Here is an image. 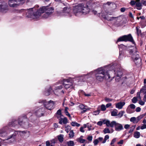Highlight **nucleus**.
Segmentation results:
<instances>
[{
    "instance_id": "obj_23",
    "label": "nucleus",
    "mask_w": 146,
    "mask_h": 146,
    "mask_svg": "<svg viewBox=\"0 0 146 146\" xmlns=\"http://www.w3.org/2000/svg\"><path fill=\"white\" fill-rule=\"evenodd\" d=\"M58 140L60 143H62L64 139V135L62 134H60L57 136Z\"/></svg>"
},
{
    "instance_id": "obj_49",
    "label": "nucleus",
    "mask_w": 146,
    "mask_h": 146,
    "mask_svg": "<svg viewBox=\"0 0 146 146\" xmlns=\"http://www.w3.org/2000/svg\"><path fill=\"white\" fill-rule=\"evenodd\" d=\"M101 109L102 110L104 111L106 110V108L105 105L102 104L101 106Z\"/></svg>"
},
{
    "instance_id": "obj_15",
    "label": "nucleus",
    "mask_w": 146,
    "mask_h": 146,
    "mask_svg": "<svg viewBox=\"0 0 146 146\" xmlns=\"http://www.w3.org/2000/svg\"><path fill=\"white\" fill-rule=\"evenodd\" d=\"M92 77L91 74H89L86 75H84L80 77V81L85 82L87 81V79Z\"/></svg>"
},
{
    "instance_id": "obj_51",
    "label": "nucleus",
    "mask_w": 146,
    "mask_h": 146,
    "mask_svg": "<svg viewBox=\"0 0 146 146\" xmlns=\"http://www.w3.org/2000/svg\"><path fill=\"white\" fill-rule=\"evenodd\" d=\"M87 124L88 125H87V128L88 129V130L89 131H90L91 130H93L94 129H92L91 127H92V126L90 124H89L88 123H87Z\"/></svg>"
},
{
    "instance_id": "obj_26",
    "label": "nucleus",
    "mask_w": 146,
    "mask_h": 146,
    "mask_svg": "<svg viewBox=\"0 0 146 146\" xmlns=\"http://www.w3.org/2000/svg\"><path fill=\"white\" fill-rule=\"evenodd\" d=\"M140 133L139 132L136 131L134 132L133 137L136 138H138L140 137Z\"/></svg>"
},
{
    "instance_id": "obj_48",
    "label": "nucleus",
    "mask_w": 146,
    "mask_h": 146,
    "mask_svg": "<svg viewBox=\"0 0 146 146\" xmlns=\"http://www.w3.org/2000/svg\"><path fill=\"white\" fill-rule=\"evenodd\" d=\"M132 101L133 103H135L137 101V98L136 97H134L132 99Z\"/></svg>"
},
{
    "instance_id": "obj_12",
    "label": "nucleus",
    "mask_w": 146,
    "mask_h": 146,
    "mask_svg": "<svg viewBox=\"0 0 146 146\" xmlns=\"http://www.w3.org/2000/svg\"><path fill=\"white\" fill-rule=\"evenodd\" d=\"M22 1V0H9L8 3L10 7H15L20 5Z\"/></svg>"
},
{
    "instance_id": "obj_1",
    "label": "nucleus",
    "mask_w": 146,
    "mask_h": 146,
    "mask_svg": "<svg viewBox=\"0 0 146 146\" xmlns=\"http://www.w3.org/2000/svg\"><path fill=\"white\" fill-rule=\"evenodd\" d=\"M54 10L53 7L46 6L42 7L36 11L34 8L27 9L26 10L25 12L27 13V17L36 20L40 17L41 14L44 13L42 16V17L44 18H48L53 12Z\"/></svg>"
},
{
    "instance_id": "obj_37",
    "label": "nucleus",
    "mask_w": 146,
    "mask_h": 146,
    "mask_svg": "<svg viewBox=\"0 0 146 146\" xmlns=\"http://www.w3.org/2000/svg\"><path fill=\"white\" fill-rule=\"evenodd\" d=\"M103 132L104 134L110 133V131L108 128H105L103 130Z\"/></svg>"
},
{
    "instance_id": "obj_7",
    "label": "nucleus",
    "mask_w": 146,
    "mask_h": 146,
    "mask_svg": "<svg viewBox=\"0 0 146 146\" xmlns=\"http://www.w3.org/2000/svg\"><path fill=\"white\" fill-rule=\"evenodd\" d=\"M32 123V121H29L27 117L25 116L20 117L19 119L18 123L22 127L27 129L32 126V124L31 123Z\"/></svg>"
},
{
    "instance_id": "obj_25",
    "label": "nucleus",
    "mask_w": 146,
    "mask_h": 146,
    "mask_svg": "<svg viewBox=\"0 0 146 146\" xmlns=\"http://www.w3.org/2000/svg\"><path fill=\"white\" fill-rule=\"evenodd\" d=\"M104 18L105 19L107 20L108 21H112L113 20V19L116 18V17H109L108 15H106V16L104 17Z\"/></svg>"
},
{
    "instance_id": "obj_2",
    "label": "nucleus",
    "mask_w": 146,
    "mask_h": 146,
    "mask_svg": "<svg viewBox=\"0 0 146 146\" xmlns=\"http://www.w3.org/2000/svg\"><path fill=\"white\" fill-rule=\"evenodd\" d=\"M20 118V117L19 118L17 121L15 119L13 120L12 121L9 123L8 126H5L0 129V136L5 137L7 136L8 134L11 133L12 132H14L13 133L11 134V135L8 136L5 140H8L11 139L14 141L15 140V137L19 133H20L21 132L25 135L27 133V131H15L14 130L9 127H15L18 124L19 125L18 123L19 119Z\"/></svg>"
},
{
    "instance_id": "obj_24",
    "label": "nucleus",
    "mask_w": 146,
    "mask_h": 146,
    "mask_svg": "<svg viewBox=\"0 0 146 146\" xmlns=\"http://www.w3.org/2000/svg\"><path fill=\"white\" fill-rule=\"evenodd\" d=\"M71 79H64L63 80V82L62 84L63 86L69 84V83H72V82L71 81Z\"/></svg>"
},
{
    "instance_id": "obj_6",
    "label": "nucleus",
    "mask_w": 146,
    "mask_h": 146,
    "mask_svg": "<svg viewBox=\"0 0 146 146\" xmlns=\"http://www.w3.org/2000/svg\"><path fill=\"white\" fill-rule=\"evenodd\" d=\"M109 67V73L110 76H112V74H116V76L118 77L119 78H121L122 75V72L121 70L119 67H118V66H116L115 67V65H113L110 66V65Z\"/></svg>"
},
{
    "instance_id": "obj_11",
    "label": "nucleus",
    "mask_w": 146,
    "mask_h": 146,
    "mask_svg": "<svg viewBox=\"0 0 146 146\" xmlns=\"http://www.w3.org/2000/svg\"><path fill=\"white\" fill-rule=\"evenodd\" d=\"M130 5L133 6L135 5L137 8V9L139 10L142 9V3H141L140 0H131L129 3Z\"/></svg>"
},
{
    "instance_id": "obj_39",
    "label": "nucleus",
    "mask_w": 146,
    "mask_h": 146,
    "mask_svg": "<svg viewBox=\"0 0 146 146\" xmlns=\"http://www.w3.org/2000/svg\"><path fill=\"white\" fill-rule=\"evenodd\" d=\"M109 137L108 135H106L105 136L104 140L102 142V143H106V141L109 139Z\"/></svg>"
},
{
    "instance_id": "obj_3",
    "label": "nucleus",
    "mask_w": 146,
    "mask_h": 146,
    "mask_svg": "<svg viewBox=\"0 0 146 146\" xmlns=\"http://www.w3.org/2000/svg\"><path fill=\"white\" fill-rule=\"evenodd\" d=\"M73 12L76 16H79L82 15H85L89 12H92L94 15H96L98 16L100 15V13H97L96 11L92 9L90 10L86 4L83 3L76 5L74 7Z\"/></svg>"
},
{
    "instance_id": "obj_30",
    "label": "nucleus",
    "mask_w": 146,
    "mask_h": 146,
    "mask_svg": "<svg viewBox=\"0 0 146 146\" xmlns=\"http://www.w3.org/2000/svg\"><path fill=\"white\" fill-rule=\"evenodd\" d=\"M52 90L50 86L49 87V89L44 92V94L46 96H48L50 94V91Z\"/></svg>"
},
{
    "instance_id": "obj_58",
    "label": "nucleus",
    "mask_w": 146,
    "mask_h": 146,
    "mask_svg": "<svg viewBox=\"0 0 146 146\" xmlns=\"http://www.w3.org/2000/svg\"><path fill=\"white\" fill-rule=\"evenodd\" d=\"M140 129H146V124H143L140 128Z\"/></svg>"
},
{
    "instance_id": "obj_41",
    "label": "nucleus",
    "mask_w": 146,
    "mask_h": 146,
    "mask_svg": "<svg viewBox=\"0 0 146 146\" xmlns=\"http://www.w3.org/2000/svg\"><path fill=\"white\" fill-rule=\"evenodd\" d=\"M74 133L73 130H71L69 133V137H73L74 136Z\"/></svg>"
},
{
    "instance_id": "obj_44",
    "label": "nucleus",
    "mask_w": 146,
    "mask_h": 146,
    "mask_svg": "<svg viewBox=\"0 0 146 146\" xmlns=\"http://www.w3.org/2000/svg\"><path fill=\"white\" fill-rule=\"evenodd\" d=\"M144 116V115H141L140 116H138L137 117V118H136L137 119V121L138 122L142 118H143V117Z\"/></svg>"
},
{
    "instance_id": "obj_55",
    "label": "nucleus",
    "mask_w": 146,
    "mask_h": 146,
    "mask_svg": "<svg viewBox=\"0 0 146 146\" xmlns=\"http://www.w3.org/2000/svg\"><path fill=\"white\" fill-rule=\"evenodd\" d=\"M141 2L142 5H143L145 6H146V1L141 0Z\"/></svg>"
},
{
    "instance_id": "obj_13",
    "label": "nucleus",
    "mask_w": 146,
    "mask_h": 146,
    "mask_svg": "<svg viewBox=\"0 0 146 146\" xmlns=\"http://www.w3.org/2000/svg\"><path fill=\"white\" fill-rule=\"evenodd\" d=\"M45 111V108L42 107L40 108L38 110L35 112V115L38 117H40L44 115Z\"/></svg>"
},
{
    "instance_id": "obj_45",
    "label": "nucleus",
    "mask_w": 146,
    "mask_h": 146,
    "mask_svg": "<svg viewBox=\"0 0 146 146\" xmlns=\"http://www.w3.org/2000/svg\"><path fill=\"white\" fill-rule=\"evenodd\" d=\"M104 120H103V121H104ZM105 122V121L104 122L103 121V122L101 121H99L97 122V124L98 125L101 126L103 124V123H104H104Z\"/></svg>"
},
{
    "instance_id": "obj_53",
    "label": "nucleus",
    "mask_w": 146,
    "mask_h": 146,
    "mask_svg": "<svg viewBox=\"0 0 146 146\" xmlns=\"http://www.w3.org/2000/svg\"><path fill=\"white\" fill-rule=\"evenodd\" d=\"M64 112L65 113V114L67 116H68L69 118H71V116L70 114L68 113L67 110H64Z\"/></svg>"
},
{
    "instance_id": "obj_42",
    "label": "nucleus",
    "mask_w": 146,
    "mask_h": 146,
    "mask_svg": "<svg viewBox=\"0 0 146 146\" xmlns=\"http://www.w3.org/2000/svg\"><path fill=\"white\" fill-rule=\"evenodd\" d=\"M56 113L58 114L59 116H57L58 118H59L60 116H61V110L60 109L58 110L57 112Z\"/></svg>"
},
{
    "instance_id": "obj_59",
    "label": "nucleus",
    "mask_w": 146,
    "mask_h": 146,
    "mask_svg": "<svg viewBox=\"0 0 146 146\" xmlns=\"http://www.w3.org/2000/svg\"><path fill=\"white\" fill-rule=\"evenodd\" d=\"M98 139L99 140V142H102L103 141V137H99Z\"/></svg>"
},
{
    "instance_id": "obj_43",
    "label": "nucleus",
    "mask_w": 146,
    "mask_h": 146,
    "mask_svg": "<svg viewBox=\"0 0 146 146\" xmlns=\"http://www.w3.org/2000/svg\"><path fill=\"white\" fill-rule=\"evenodd\" d=\"M146 91V84H145L142 88L140 92L143 93V91Z\"/></svg>"
},
{
    "instance_id": "obj_36",
    "label": "nucleus",
    "mask_w": 146,
    "mask_h": 146,
    "mask_svg": "<svg viewBox=\"0 0 146 146\" xmlns=\"http://www.w3.org/2000/svg\"><path fill=\"white\" fill-rule=\"evenodd\" d=\"M77 141L81 143H83L86 141V140L82 139V138H79L77 139Z\"/></svg>"
},
{
    "instance_id": "obj_57",
    "label": "nucleus",
    "mask_w": 146,
    "mask_h": 146,
    "mask_svg": "<svg viewBox=\"0 0 146 146\" xmlns=\"http://www.w3.org/2000/svg\"><path fill=\"white\" fill-rule=\"evenodd\" d=\"M87 139L88 141L91 142L92 140V136H89L88 137Z\"/></svg>"
},
{
    "instance_id": "obj_21",
    "label": "nucleus",
    "mask_w": 146,
    "mask_h": 146,
    "mask_svg": "<svg viewBox=\"0 0 146 146\" xmlns=\"http://www.w3.org/2000/svg\"><path fill=\"white\" fill-rule=\"evenodd\" d=\"M93 75H95L96 79L99 81H102L103 80L104 78L105 79V77L99 76L95 74H94Z\"/></svg>"
},
{
    "instance_id": "obj_19",
    "label": "nucleus",
    "mask_w": 146,
    "mask_h": 146,
    "mask_svg": "<svg viewBox=\"0 0 146 146\" xmlns=\"http://www.w3.org/2000/svg\"><path fill=\"white\" fill-rule=\"evenodd\" d=\"M59 120V123L60 124H62L63 123L66 124L67 123L68 120L66 117H64V118L60 117Z\"/></svg>"
},
{
    "instance_id": "obj_33",
    "label": "nucleus",
    "mask_w": 146,
    "mask_h": 146,
    "mask_svg": "<svg viewBox=\"0 0 146 146\" xmlns=\"http://www.w3.org/2000/svg\"><path fill=\"white\" fill-rule=\"evenodd\" d=\"M67 144L68 146H74V142L71 140L67 142Z\"/></svg>"
},
{
    "instance_id": "obj_40",
    "label": "nucleus",
    "mask_w": 146,
    "mask_h": 146,
    "mask_svg": "<svg viewBox=\"0 0 146 146\" xmlns=\"http://www.w3.org/2000/svg\"><path fill=\"white\" fill-rule=\"evenodd\" d=\"M137 33L138 36H139L141 33V31L140 29H139L138 27H136Z\"/></svg>"
},
{
    "instance_id": "obj_10",
    "label": "nucleus",
    "mask_w": 146,
    "mask_h": 146,
    "mask_svg": "<svg viewBox=\"0 0 146 146\" xmlns=\"http://www.w3.org/2000/svg\"><path fill=\"white\" fill-rule=\"evenodd\" d=\"M130 41L132 43L134 42L133 37L131 34L127 35H123L119 37L117 39V42L119 41Z\"/></svg>"
},
{
    "instance_id": "obj_22",
    "label": "nucleus",
    "mask_w": 146,
    "mask_h": 146,
    "mask_svg": "<svg viewBox=\"0 0 146 146\" xmlns=\"http://www.w3.org/2000/svg\"><path fill=\"white\" fill-rule=\"evenodd\" d=\"M7 9V7L6 5H0V11L4 12L5 10Z\"/></svg>"
},
{
    "instance_id": "obj_46",
    "label": "nucleus",
    "mask_w": 146,
    "mask_h": 146,
    "mask_svg": "<svg viewBox=\"0 0 146 146\" xmlns=\"http://www.w3.org/2000/svg\"><path fill=\"white\" fill-rule=\"evenodd\" d=\"M100 112V110H98L97 111H94L93 112V115H98Z\"/></svg>"
},
{
    "instance_id": "obj_14",
    "label": "nucleus",
    "mask_w": 146,
    "mask_h": 146,
    "mask_svg": "<svg viewBox=\"0 0 146 146\" xmlns=\"http://www.w3.org/2000/svg\"><path fill=\"white\" fill-rule=\"evenodd\" d=\"M119 46V58H122L123 57V53L122 50L126 49V46L123 44H121Z\"/></svg>"
},
{
    "instance_id": "obj_31",
    "label": "nucleus",
    "mask_w": 146,
    "mask_h": 146,
    "mask_svg": "<svg viewBox=\"0 0 146 146\" xmlns=\"http://www.w3.org/2000/svg\"><path fill=\"white\" fill-rule=\"evenodd\" d=\"M71 124L72 126L79 127L80 126V124L78 123L75 121H72L71 123Z\"/></svg>"
},
{
    "instance_id": "obj_63",
    "label": "nucleus",
    "mask_w": 146,
    "mask_h": 146,
    "mask_svg": "<svg viewBox=\"0 0 146 146\" xmlns=\"http://www.w3.org/2000/svg\"><path fill=\"white\" fill-rule=\"evenodd\" d=\"M141 109L140 107H137L135 110V111H136L137 112H138L140 111H141Z\"/></svg>"
},
{
    "instance_id": "obj_27",
    "label": "nucleus",
    "mask_w": 146,
    "mask_h": 146,
    "mask_svg": "<svg viewBox=\"0 0 146 146\" xmlns=\"http://www.w3.org/2000/svg\"><path fill=\"white\" fill-rule=\"evenodd\" d=\"M73 84L72 82L69 83V84L64 85V86L66 89H68L69 88H72L73 87Z\"/></svg>"
},
{
    "instance_id": "obj_32",
    "label": "nucleus",
    "mask_w": 146,
    "mask_h": 146,
    "mask_svg": "<svg viewBox=\"0 0 146 146\" xmlns=\"http://www.w3.org/2000/svg\"><path fill=\"white\" fill-rule=\"evenodd\" d=\"M126 112L127 113H131L133 112V111L130 107L128 106L126 109Z\"/></svg>"
},
{
    "instance_id": "obj_35",
    "label": "nucleus",
    "mask_w": 146,
    "mask_h": 146,
    "mask_svg": "<svg viewBox=\"0 0 146 146\" xmlns=\"http://www.w3.org/2000/svg\"><path fill=\"white\" fill-rule=\"evenodd\" d=\"M136 127V125L132 126L131 127H130V129L129 131V133H132V132L135 129Z\"/></svg>"
},
{
    "instance_id": "obj_18",
    "label": "nucleus",
    "mask_w": 146,
    "mask_h": 146,
    "mask_svg": "<svg viewBox=\"0 0 146 146\" xmlns=\"http://www.w3.org/2000/svg\"><path fill=\"white\" fill-rule=\"evenodd\" d=\"M125 103L124 102H120L115 104V107L119 109H121L123 106L125 105Z\"/></svg>"
},
{
    "instance_id": "obj_20",
    "label": "nucleus",
    "mask_w": 146,
    "mask_h": 146,
    "mask_svg": "<svg viewBox=\"0 0 146 146\" xmlns=\"http://www.w3.org/2000/svg\"><path fill=\"white\" fill-rule=\"evenodd\" d=\"M70 12V9L67 7H65L64 8L63 11V13L64 15H66L68 14Z\"/></svg>"
},
{
    "instance_id": "obj_60",
    "label": "nucleus",
    "mask_w": 146,
    "mask_h": 146,
    "mask_svg": "<svg viewBox=\"0 0 146 146\" xmlns=\"http://www.w3.org/2000/svg\"><path fill=\"white\" fill-rule=\"evenodd\" d=\"M116 140V138H114L111 141V143H110V145H112L113 144L115 141Z\"/></svg>"
},
{
    "instance_id": "obj_34",
    "label": "nucleus",
    "mask_w": 146,
    "mask_h": 146,
    "mask_svg": "<svg viewBox=\"0 0 146 146\" xmlns=\"http://www.w3.org/2000/svg\"><path fill=\"white\" fill-rule=\"evenodd\" d=\"M125 113V112L124 111H121L117 114V116L118 117L121 118L123 116Z\"/></svg>"
},
{
    "instance_id": "obj_29",
    "label": "nucleus",
    "mask_w": 146,
    "mask_h": 146,
    "mask_svg": "<svg viewBox=\"0 0 146 146\" xmlns=\"http://www.w3.org/2000/svg\"><path fill=\"white\" fill-rule=\"evenodd\" d=\"M130 121L133 123H136L138 122L136 118L135 117H131L130 119Z\"/></svg>"
},
{
    "instance_id": "obj_47",
    "label": "nucleus",
    "mask_w": 146,
    "mask_h": 146,
    "mask_svg": "<svg viewBox=\"0 0 146 146\" xmlns=\"http://www.w3.org/2000/svg\"><path fill=\"white\" fill-rule=\"evenodd\" d=\"M99 142V140L98 139H95L93 141V143L95 145H97Z\"/></svg>"
},
{
    "instance_id": "obj_61",
    "label": "nucleus",
    "mask_w": 146,
    "mask_h": 146,
    "mask_svg": "<svg viewBox=\"0 0 146 146\" xmlns=\"http://www.w3.org/2000/svg\"><path fill=\"white\" fill-rule=\"evenodd\" d=\"M139 103L140 105L143 106L144 105L145 102L142 100H140L139 101Z\"/></svg>"
},
{
    "instance_id": "obj_54",
    "label": "nucleus",
    "mask_w": 146,
    "mask_h": 146,
    "mask_svg": "<svg viewBox=\"0 0 146 146\" xmlns=\"http://www.w3.org/2000/svg\"><path fill=\"white\" fill-rule=\"evenodd\" d=\"M137 97L139 99H141V97L140 96V92H138L137 93Z\"/></svg>"
},
{
    "instance_id": "obj_62",
    "label": "nucleus",
    "mask_w": 146,
    "mask_h": 146,
    "mask_svg": "<svg viewBox=\"0 0 146 146\" xmlns=\"http://www.w3.org/2000/svg\"><path fill=\"white\" fill-rule=\"evenodd\" d=\"M79 108L81 110L83 109L86 106L83 104H80L79 106Z\"/></svg>"
},
{
    "instance_id": "obj_17",
    "label": "nucleus",
    "mask_w": 146,
    "mask_h": 146,
    "mask_svg": "<svg viewBox=\"0 0 146 146\" xmlns=\"http://www.w3.org/2000/svg\"><path fill=\"white\" fill-rule=\"evenodd\" d=\"M62 88L63 86L62 85L55 87L54 91V93L56 95H58V94H55L56 93H57L58 92L59 93V94H61V93H62L63 94H64V91L63 90H60Z\"/></svg>"
},
{
    "instance_id": "obj_38",
    "label": "nucleus",
    "mask_w": 146,
    "mask_h": 146,
    "mask_svg": "<svg viewBox=\"0 0 146 146\" xmlns=\"http://www.w3.org/2000/svg\"><path fill=\"white\" fill-rule=\"evenodd\" d=\"M71 129L70 127L68 125H67L65 127V130L67 133H68L69 131Z\"/></svg>"
},
{
    "instance_id": "obj_8",
    "label": "nucleus",
    "mask_w": 146,
    "mask_h": 146,
    "mask_svg": "<svg viewBox=\"0 0 146 146\" xmlns=\"http://www.w3.org/2000/svg\"><path fill=\"white\" fill-rule=\"evenodd\" d=\"M105 121L106 122L104 124H106L107 127H113L114 126L115 130L116 131H119L123 129L122 125L121 124L116 122L115 121H112L110 122L109 120H104L103 122H104Z\"/></svg>"
},
{
    "instance_id": "obj_16",
    "label": "nucleus",
    "mask_w": 146,
    "mask_h": 146,
    "mask_svg": "<svg viewBox=\"0 0 146 146\" xmlns=\"http://www.w3.org/2000/svg\"><path fill=\"white\" fill-rule=\"evenodd\" d=\"M57 140L55 139H54L50 141V142L49 141H47L46 142V146H55L54 144L57 143Z\"/></svg>"
},
{
    "instance_id": "obj_64",
    "label": "nucleus",
    "mask_w": 146,
    "mask_h": 146,
    "mask_svg": "<svg viewBox=\"0 0 146 146\" xmlns=\"http://www.w3.org/2000/svg\"><path fill=\"white\" fill-rule=\"evenodd\" d=\"M130 127V125L129 124H126L124 126V128L125 129H128Z\"/></svg>"
},
{
    "instance_id": "obj_9",
    "label": "nucleus",
    "mask_w": 146,
    "mask_h": 146,
    "mask_svg": "<svg viewBox=\"0 0 146 146\" xmlns=\"http://www.w3.org/2000/svg\"><path fill=\"white\" fill-rule=\"evenodd\" d=\"M39 103L42 104L44 107L50 110L54 108V102L51 100H50L48 102H46L45 100H40L39 101Z\"/></svg>"
},
{
    "instance_id": "obj_28",
    "label": "nucleus",
    "mask_w": 146,
    "mask_h": 146,
    "mask_svg": "<svg viewBox=\"0 0 146 146\" xmlns=\"http://www.w3.org/2000/svg\"><path fill=\"white\" fill-rule=\"evenodd\" d=\"M118 111L116 109L114 110L111 112V114L112 116H117Z\"/></svg>"
},
{
    "instance_id": "obj_52",
    "label": "nucleus",
    "mask_w": 146,
    "mask_h": 146,
    "mask_svg": "<svg viewBox=\"0 0 146 146\" xmlns=\"http://www.w3.org/2000/svg\"><path fill=\"white\" fill-rule=\"evenodd\" d=\"M128 106L132 110L134 109L135 108V106L133 104L130 105Z\"/></svg>"
},
{
    "instance_id": "obj_50",
    "label": "nucleus",
    "mask_w": 146,
    "mask_h": 146,
    "mask_svg": "<svg viewBox=\"0 0 146 146\" xmlns=\"http://www.w3.org/2000/svg\"><path fill=\"white\" fill-rule=\"evenodd\" d=\"M81 111V113H84L86 112L87 110H89V109H87V108H85V107Z\"/></svg>"
},
{
    "instance_id": "obj_5",
    "label": "nucleus",
    "mask_w": 146,
    "mask_h": 146,
    "mask_svg": "<svg viewBox=\"0 0 146 146\" xmlns=\"http://www.w3.org/2000/svg\"><path fill=\"white\" fill-rule=\"evenodd\" d=\"M129 53L131 55V58L136 66H139L141 64V59L138 54H137V51L135 47H134L132 49L129 50Z\"/></svg>"
},
{
    "instance_id": "obj_56",
    "label": "nucleus",
    "mask_w": 146,
    "mask_h": 146,
    "mask_svg": "<svg viewBox=\"0 0 146 146\" xmlns=\"http://www.w3.org/2000/svg\"><path fill=\"white\" fill-rule=\"evenodd\" d=\"M105 100L107 102H109L111 101L112 99L109 98H106L105 99Z\"/></svg>"
},
{
    "instance_id": "obj_4",
    "label": "nucleus",
    "mask_w": 146,
    "mask_h": 146,
    "mask_svg": "<svg viewBox=\"0 0 146 146\" xmlns=\"http://www.w3.org/2000/svg\"><path fill=\"white\" fill-rule=\"evenodd\" d=\"M110 65L106 66L104 68L102 67L98 68L96 70L92 71L89 73V74H92V76L94 74H95L99 76H101L105 77L106 79H108L110 78L111 76L109 73V69L106 70L107 68H109Z\"/></svg>"
}]
</instances>
